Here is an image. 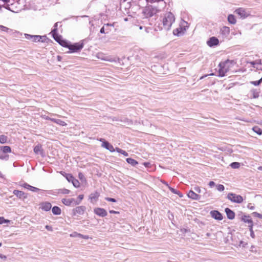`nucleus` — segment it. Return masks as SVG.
I'll list each match as a JSON object with an SVG mask.
<instances>
[{
  "mask_svg": "<svg viewBox=\"0 0 262 262\" xmlns=\"http://www.w3.org/2000/svg\"><path fill=\"white\" fill-rule=\"evenodd\" d=\"M51 207L52 205L49 202H44L41 204V209L46 211H49L51 209Z\"/></svg>",
  "mask_w": 262,
  "mask_h": 262,
  "instance_id": "nucleus-18",
  "label": "nucleus"
},
{
  "mask_svg": "<svg viewBox=\"0 0 262 262\" xmlns=\"http://www.w3.org/2000/svg\"><path fill=\"white\" fill-rule=\"evenodd\" d=\"M217 189L220 191H222L224 190L225 187L224 185L222 184H219L216 186Z\"/></svg>",
  "mask_w": 262,
  "mask_h": 262,
  "instance_id": "nucleus-41",
  "label": "nucleus"
},
{
  "mask_svg": "<svg viewBox=\"0 0 262 262\" xmlns=\"http://www.w3.org/2000/svg\"><path fill=\"white\" fill-rule=\"evenodd\" d=\"M143 165L147 168H150L151 167V164L149 162H144L143 163Z\"/></svg>",
  "mask_w": 262,
  "mask_h": 262,
  "instance_id": "nucleus-46",
  "label": "nucleus"
},
{
  "mask_svg": "<svg viewBox=\"0 0 262 262\" xmlns=\"http://www.w3.org/2000/svg\"><path fill=\"white\" fill-rule=\"evenodd\" d=\"M109 212L110 213H113V214H119V212L116 211H114V210H110Z\"/></svg>",
  "mask_w": 262,
  "mask_h": 262,
  "instance_id": "nucleus-48",
  "label": "nucleus"
},
{
  "mask_svg": "<svg viewBox=\"0 0 262 262\" xmlns=\"http://www.w3.org/2000/svg\"><path fill=\"white\" fill-rule=\"evenodd\" d=\"M252 130L259 135H262V129L258 126H255L252 128Z\"/></svg>",
  "mask_w": 262,
  "mask_h": 262,
  "instance_id": "nucleus-29",
  "label": "nucleus"
},
{
  "mask_svg": "<svg viewBox=\"0 0 262 262\" xmlns=\"http://www.w3.org/2000/svg\"><path fill=\"white\" fill-rule=\"evenodd\" d=\"M0 258H6V256L0 254Z\"/></svg>",
  "mask_w": 262,
  "mask_h": 262,
  "instance_id": "nucleus-58",
  "label": "nucleus"
},
{
  "mask_svg": "<svg viewBox=\"0 0 262 262\" xmlns=\"http://www.w3.org/2000/svg\"><path fill=\"white\" fill-rule=\"evenodd\" d=\"M57 29L56 28L54 29L52 31L51 33L52 34L53 37L54 39L58 42L61 46L63 47H66L68 46V42L66 40L62 39V37L59 35L57 33Z\"/></svg>",
  "mask_w": 262,
  "mask_h": 262,
  "instance_id": "nucleus-4",
  "label": "nucleus"
},
{
  "mask_svg": "<svg viewBox=\"0 0 262 262\" xmlns=\"http://www.w3.org/2000/svg\"><path fill=\"white\" fill-rule=\"evenodd\" d=\"M215 185V183L213 181H210L209 183V185L210 187H212L213 186H214Z\"/></svg>",
  "mask_w": 262,
  "mask_h": 262,
  "instance_id": "nucleus-49",
  "label": "nucleus"
},
{
  "mask_svg": "<svg viewBox=\"0 0 262 262\" xmlns=\"http://www.w3.org/2000/svg\"><path fill=\"white\" fill-rule=\"evenodd\" d=\"M115 151H116L117 152H118L119 153H120V154H122L123 155H124L125 157L128 156L127 152H126L125 150H122L121 148H119L118 147H116V149H115Z\"/></svg>",
  "mask_w": 262,
  "mask_h": 262,
  "instance_id": "nucleus-33",
  "label": "nucleus"
},
{
  "mask_svg": "<svg viewBox=\"0 0 262 262\" xmlns=\"http://www.w3.org/2000/svg\"><path fill=\"white\" fill-rule=\"evenodd\" d=\"M163 183L165 185H166L168 187V186H169L168 185V184L165 182H163Z\"/></svg>",
  "mask_w": 262,
  "mask_h": 262,
  "instance_id": "nucleus-61",
  "label": "nucleus"
},
{
  "mask_svg": "<svg viewBox=\"0 0 262 262\" xmlns=\"http://www.w3.org/2000/svg\"><path fill=\"white\" fill-rule=\"evenodd\" d=\"M70 236H76V234H74V233H73V234H71Z\"/></svg>",
  "mask_w": 262,
  "mask_h": 262,
  "instance_id": "nucleus-64",
  "label": "nucleus"
},
{
  "mask_svg": "<svg viewBox=\"0 0 262 262\" xmlns=\"http://www.w3.org/2000/svg\"><path fill=\"white\" fill-rule=\"evenodd\" d=\"M207 43L208 46L211 47L213 46H217L219 43V40L215 37H211L207 41Z\"/></svg>",
  "mask_w": 262,
  "mask_h": 262,
  "instance_id": "nucleus-14",
  "label": "nucleus"
},
{
  "mask_svg": "<svg viewBox=\"0 0 262 262\" xmlns=\"http://www.w3.org/2000/svg\"><path fill=\"white\" fill-rule=\"evenodd\" d=\"M65 177L69 182L72 181L74 178V177L71 174H66Z\"/></svg>",
  "mask_w": 262,
  "mask_h": 262,
  "instance_id": "nucleus-39",
  "label": "nucleus"
},
{
  "mask_svg": "<svg viewBox=\"0 0 262 262\" xmlns=\"http://www.w3.org/2000/svg\"><path fill=\"white\" fill-rule=\"evenodd\" d=\"M259 91L257 90H252L251 91L252 96L253 98H257L259 96Z\"/></svg>",
  "mask_w": 262,
  "mask_h": 262,
  "instance_id": "nucleus-31",
  "label": "nucleus"
},
{
  "mask_svg": "<svg viewBox=\"0 0 262 262\" xmlns=\"http://www.w3.org/2000/svg\"><path fill=\"white\" fill-rule=\"evenodd\" d=\"M100 33H105V30H104V27H102L100 29Z\"/></svg>",
  "mask_w": 262,
  "mask_h": 262,
  "instance_id": "nucleus-56",
  "label": "nucleus"
},
{
  "mask_svg": "<svg viewBox=\"0 0 262 262\" xmlns=\"http://www.w3.org/2000/svg\"><path fill=\"white\" fill-rule=\"evenodd\" d=\"M175 18L173 14L170 12L167 13L163 19V24L165 28H169L172 23L174 21Z\"/></svg>",
  "mask_w": 262,
  "mask_h": 262,
  "instance_id": "nucleus-3",
  "label": "nucleus"
},
{
  "mask_svg": "<svg viewBox=\"0 0 262 262\" xmlns=\"http://www.w3.org/2000/svg\"><path fill=\"white\" fill-rule=\"evenodd\" d=\"M8 138L6 136L2 135L0 136V143L5 144L7 142Z\"/></svg>",
  "mask_w": 262,
  "mask_h": 262,
  "instance_id": "nucleus-30",
  "label": "nucleus"
},
{
  "mask_svg": "<svg viewBox=\"0 0 262 262\" xmlns=\"http://www.w3.org/2000/svg\"><path fill=\"white\" fill-rule=\"evenodd\" d=\"M99 196H100L99 193L97 191H95L94 193H92L90 195L89 198L92 203H95L98 201Z\"/></svg>",
  "mask_w": 262,
  "mask_h": 262,
  "instance_id": "nucleus-15",
  "label": "nucleus"
},
{
  "mask_svg": "<svg viewBox=\"0 0 262 262\" xmlns=\"http://www.w3.org/2000/svg\"><path fill=\"white\" fill-rule=\"evenodd\" d=\"M41 150V146L38 145L34 148V151L35 154H38Z\"/></svg>",
  "mask_w": 262,
  "mask_h": 262,
  "instance_id": "nucleus-35",
  "label": "nucleus"
},
{
  "mask_svg": "<svg viewBox=\"0 0 262 262\" xmlns=\"http://www.w3.org/2000/svg\"><path fill=\"white\" fill-rule=\"evenodd\" d=\"M210 215L212 217L216 220L221 221L223 219L222 214L217 210L211 211Z\"/></svg>",
  "mask_w": 262,
  "mask_h": 262,
  "instance_id": "nucleus-13",
  "label": "nucleus"
},
{
  "mask_svg": "<svg viewBox=\"0 0 262 262\" xmlns=\"http://www.w3.org/2000/svg\"><path fill=\"white\" fill-rule=\"evenodd\" d=\"M10 1V0H0V8L3 7V6H4V5L9 3Z\"/></svg>",
  "mask_w": 262,
  "mask_h": 262,
  "instance_id": "nucleus-40",
  "label": "nucleus"
},
{
  "mask_svg": "<svg viewBox=\"0 0 262 262\" xmlns=\"http://www.w3.org/2000/svg\"><path fill=\"white\" fill-rule=\"evenodd\" d=\"M99 141L102 142V147L107 149L111 152H114L115 151V149L114 148L113 146L107 141H105L102 138L100 139Z\"/></svg>",
  "mask_w": 262,
  "mask_h": 262,
  "instance_id": "nucleus-10",
  "label": "nucleus"
},
{
  "mask_svg": "<svg viewBox=\"0 0 262 262\" xmlns=\"http://www.w3.org/2000/svg\"><path fill=\"white\" fill-rule=\"evenodd\" d=\"M242 221L248 224L250 232L253 233V222L249 215H244L241 217Z\"/></svg>",
  "mask_w": 262,
  "mask_h": 262,
  "instance_id": "nucleus-8",
  "label": "nucleus"
},
{
  "mask_svg": "<svg viewBox=\"0 0 262 262\" xmlns=\"http://www.w3.org/2000/svg\"><path fill=\"white\" fill-rule=\"evenodd\" d=\"M79 178L80 179H82L84 178V176L82 173H79L78 174Z\"/></svg>",
  "mask_w": 262,
  "mask_h": 262,
  "instance_id": "nucleus-51",
  "label": "nucleus"
},
{
  "mask_svg": "<svg viewBox=\"0 0 262 262\" xmlns=\"http://www.w3.org/2000/svg\"><path fill=\"white\" fill-rule=\"evenodd\" d=\"M186 22H183L181 24L179 27L176 29L173 30V33L174 35L181 36L185 33L186 31V26L184 25Z\"/></svg>",
  "mask_w": 262,
  "mask_h": 262,
  "instance_id": "nucleus-9",
  "label": "nucleus"
},
{
  "mask_svg": "<svg viewBox=\"0 0 262 262\" xmlns=\"http://www.w3.org/2000/svg\"><path fill=\"white\" fill-rule=\"evenodd\" d=\"M0 29L4 32H7L9 30V28L3 26H0Z\"/></svg>",
  "mask_w": 262,
  "mask_h": 262,
  "instance_id": "nucleus-43",
  "label": "nucleus"
},
{
  "mask_svg": "<svg viewBox=\"0 0 262 262\" xmlns=\"http://www.w3.org/2000/svg\"><path fill=\"white\" fill-rule=\"evenodd\" d=\"M177 194H178L180 198L183 197V194L182 193H181L179 191H177V193H176Z\"/></svg>",
  "mask_w": 262,
  "mask_h": 262,
  "instance_id": "nucleus-53",
  "label": "nucleus"
},
{
  "mask_svg": "<svg viewBox=\"0 0 262 262\" xmlns=\"http://www.w3.org/2000/svg\"><path fill=\"white\" fill-rule=\"evenodd\" d=\"M82 238H84V239H88L90 238V237L88 236V235H82Z\"/></svg>",
  "mask_w": 262,
  "mask_h": 262,
  "instance_id": "nucleus-54",
  "label": "nucleus"
},
{
  "mask_svg": "<svg viewBox=\"0 0 262 262\" xmlns=\"http://www.w3.org/2000/svg\"><path fill=\"white\" fill-rule=\"evenodd\" d=\"M187 196L188 198L194 200H197L200 199V196L193 192L192 190H190L188 193H187Z\"/></svg>",
  "mask_w": 262,
  "mask_h": 262,
  "instance_id": "nucleus-16",
  "label": "nucleus"
},
{
  "mask_svg": "<svg viewBox=\"0 0 262 262\" xmlns=\"http://www.w3.org/2000/svg\"><path fill=\"white\" fill-rule=\"evenodd\" d=\"M235 62L233 60H227L224 62H221L219 65L218 75L223 77L229 71L234 70Z\"/></svg>",
  "mask_w": 262,
  "mask_h": 262,
  "instance_id": "nucleus-1",
  "label": "nucleus"
},
{
  "mask_svg": "<svg viewBox=\"0 0 262 262\" xmlns=\"http://www.w3.org/2000/svg\"><path fill=\"white\" fill-rule=\"evenodd\" d=\"M168 188L169 189V190L173 193L174 194H176V193H177V191L178 190H177L176 189L170 187V186H168Z\"/></svg>",
  "mask_w": 262,
  "mask_h": 262,
  "instance_id": "nucleus-45",
  "label": "nucleus"
},
{
  "mask_svg": "<svg viewBox=\"0 0 262 262\" xmlns=\"http://www.w3.org/2000/svg\"><path fill=\"white\" fill-rule=\"evenodd\" d=\"M228 21L230 24H235L236 22V20L235 16L232 14H230L228 16Z\"/></svg>",
  "mask_w": 262,
  "mask_h": 262,
  "instance_id": "nucleus-26",
  "label": "nucleus"
},
{
  "mask_svg": "<svg viewBox=\"0 0 262 262\" xmlns=\"http://www.w3.org/2000/svg\"><path fill=\"white\" fill-rule=\"evenodd\" d=\"M52 211L55 215H59L61 213V209L58 206H54L52 208Z\"/></svg>",
  "mask_w": 262,
  "mask_h": 262,
  "instance_id": "nucleus-24",
  "label": "nucleus"
},
{
  "mask_svg": "<svg viewBox=\"0 0 262 262\" xmlns=\"http://www.w3.org/2000/svg\"><path fill=\"white\" fill-rule=\"evenodd\" d=\"M251 78L253 81L251 83L254 85H258L262 81V70L258 69L254 71L251 75Z\"/></svg>",
  "mask_w": 262,
  "mask_h": 262,
  "instance_id": "nucleus-2",
  "label": "nucleus"
},
{
  "mask_svg": "<svg viewBox=\"0 0 262 262\" xmlns=\"http://www.w3.org/2000/svg\"><path fill=\"white\" fill-rule=\"evenodd\" d=\"M221 31L224 34H229L230 33V28L228 27L224 26L221 29Z\"/></svg>",
  "mask_w": 262,
  "mask_h": 262,
  "instance_id": "nucleus-32",
  "label": "nucleus"
},
{
  "mask_svg": "<svg viewBox=\"0 0 262 262\" xmlns=\"http://www.w3.org/2000/svg\"><path fill=\"white\" fill-rule=\"evenodd\" d=\"M57 59H58V61H61V60L62 58H61V56H57Z\"/></svg>",
  "mask_w": 262,
  "mask_h": 262,
  "instance_id": "nucleus-59",
  "label": "nucleus"
},
{
  "mask_svg": "<svg viewBox=\"0 0 262 262\" xmlns=\"http://www.w3.org/2000/svg\"><path fill=\"white\" fill-rule=\"evenodd\" d=\"M46 228L48 229V230H52V227L51 226H49L48 225L46 226Z\"/></svg>",
  "mask_w": 262,
  "mask_h": 262,
  "instance_id": "nucleus-55",
  "label": "nucleus"
},
{
  "mask_svg": "<svg viewBox=\"0 0 262 262\" xmlns=\"http://www.w3.org/2000/svg\"><path fill=\"white\" fill-rule=\"evenodd\" d=\"M45 119H46V120H50V119H52V118H50V117H46L45 118Z\"/></svg>",
  "mask_w": 262,
  "mask_h": 262,
  "instance_id": "nucleus-63",
  "label": "nucleus"
},
{
  "mask_svg": "<svg viewBox=\"0 0 262 262\" xmlns=\"http://www.w3.org/2000/svg\"><path fill=\"white\" fill-rule=\"evenodd\" d=\"M247 63L250 64V66L255 68V66L260 65L261 64V59H257L254 61L248 62Z\"/></svg>",
  "mask_w": 262,
  "mask_h": 262,
  "instance_id": "nucleus-28",
  "label": "nucleus"
},
{
  "mask_svg": "<svg viewBox=\"0 0 262 262\" xmlns=\"http://www.w3.org/2000/svg\"><path fill=\"white\" fill-rule=\"evenodd\" d=\"M30 37L32 39V41L34 42H39L43 41L41 40L42 37H45L44 36H41L39 35H29Z\"/></svg>",
  "mask_w": 262,
  "mask_h": 262,
  "instance_id": "nucleus-23",
  "label": "nucleus"
},
{
  "mask_svg": "<svg viewBox=\"0 0 262 262\" xmlns=\"http://www.w3.org/2000/svg\"><path fill=\"white\" fill-rule=\"evenodd\" d=\"M10 222V220H6L4 217H0V224H3L4 223H9Z\"/></svg>",
  "mask_w": 262,
  "mask_h": 262,
  "instance_id": "nucleus-37",
  "label": "nucleus"
},
{
  "mask_svg": "<svg viewBox=\"0 0 262 262\" xmlns=\"http://www.w3.org/2000/svg\"><path fill=\"white\" fill-rule=\"evenodd\" d=\"M225 212L227 214V217L230 220H233L235 217L234 212L230 208H226L225 209Z\"/></svg>",
  "mask_w": 262,
  "mask_h": 262,
  "instance_id": "nucleus-17",
  "label": "nucleus"
},
{
  "mask_svg": "<svg viewBox=\"0 0 262 262\" xmlns=\"http://www.w3.org/2000/svg\"><path fill=\"white\" fill-rule=\"evenodd\" d=\"M252 214L255 217H258L259 219H262V214H260V213H259L256 212H254L252 213Z\"/></svg>",
  "mask_w": 262,
  "mask_h": 262,
  "instance_id": "nucleus-42",
  "label": "nucleus"
},
{
  "mask_svg": "<svg viewBox=\"0 0 262 262\" xmlns=\"http://www.w3.org/2000/svg\"><path fill=\"white\" fill-rule=\"evenodd\" d=\"M0 177L2 178H4V176H3V174L2 173V172L1 171H0Z\"/></svg>",
  "mask_w": 262,
  "mask_h": 262,
  "instance_id": "nucleus-62",
  "label": "nucleus"
},
{
  "mask_svg": "<svg viewBox=\"0 0 262 262\" xmlns=\"http://www.w3.org/2000/svg\"><path fill=\"white\" fill-rule=\"evenodd\" d=\"M85 208L84 206H78L73 209V215H79L83 214L84 212Z\"/></svg>",
  "mask_w": 262,
  "mask_h": 262,
  "instance_id": "nucleus-12",
  "label": "nucleus"
},
{
  "mask_svg": "<svg viewBox=\"0 0 262 262\" xmlns=\"http://www.w3.org/2000/svg\"><path fill=\"white\" fill-rule=\"evenodd\" d=\"M74 234H76V236H78V237H82V234H81L80 233H77V232H74Z\"/></svg>",
  "mask_w": 262,
  "mask_h": 262,
  "instance_id": "nucleus-52",
  "label": "nucleus"
},
{
  "mask_svg": "<svg viewBox=\"0 0 262 262\" xmlns=\"http://www.w3.org/2000/svg\"><path fill=\"white\" fill-rule=\"evenodd\" d=\"M13 193L17 196L19 197V198L26 197V196L25 195V193L23 191H19L18 190H14L13 191Z\"/></svg>",
  "mask_w": 262,
  "mask_h": 262,
  "instance_id": "nucleus-21",
  "label": "nucleus"
},
{
  "mask_svg": "<svg viewBox=\"0 0 262 262\" xmlns=\"http://www.w3.org/2000/svg\"><path fill=\"white\" fill-rule=\"evenodd\" d=\"M107 61H110V62H115L116 60L114 59H105Z\"/></svg>",
  "mask_w": 262,
  "mask_h": 262,
  "instance_id": "nucleus-57",
  "label": "nucleus"
},
{
  "mask_svg": "<svg viewBox=\"0 0 262 262\" xmlns=\"http://www.w3.org/2000/svg\"><path fill=\"white\" fill-rule=\"evenodd\" d=\"M126 161L128 164H129L131 165L134 166L137 165L138 164V162L137 161L135 160L134 159L130 158H127L126 159Z\"/></svg>",
  "mask_w": 262,
  "mask_h": 262,
  "instance_id": "nucleus-25",
  "label": "nucleus"
},
{
  "mask_svg": "<svg viewBox=\"0 0 262 262\" xmlns=\"http://www.w3.org/2000/svg\"><path fill=\"white\" fill-rule=\"evenodd\" d=\"M194 190L198 193H200L201 190V188L199 186H196V187H194Z\"/></svg>",
  "mask_w": 262,
  "mask_h": 262,
  "instance_id": "nucleus-47",
  "label": "nucleus"
},
{
  "mask_svg": "<svg viewBox=\"0 0 262 262\" xmlns=\"http://www.w3.org/2000/svg\"><path fill=\"white\" fill-rule=\"evenodd\" d=\"M0 150L4 154L10 153L11 152V148L9 146H1Z\"/></svg>",
  "mask_w": 262,
  "mask_h": 262,
  "instance_id": "nucleus-20",
  "label": "nucleus"
},
{
  "mask_svg": "<svg viewBox=\"0 0 262 262\" xmlns=\"http://www.w3.org/2000/svg\"><path fill=\"white\" fill-rule=\"evenodd\" d=\"M84 195L83 194H80L78 195V198L79 199L80 201H81L83 199Z\"/></svg>",
  "mask_w": 262,
  "mask_h": 262,
  "instance_id": "nucleus-50",
  "label": "nucleus"
},
{
  "mask_svg": "<svg viewBox=\"0 0 262 262\" xmlns=\"http://www.w3.org/2000/svg\"><path fill=\"white\" fill-rule=\"evenodd\" d=\"M230 166L232 168H238L240 166V164L238 162H233L231 164H230Z\"/></svg>",
  "mask_w": 262,
  "mask_h": 262,
  "instance_id": "nucleus-36",
  "label": "nucleus"
},
{
  "mask_svg": "<svg viewBox=\"0 0 262 262\" xmlns=\"http://www.w3.org/2000/svg\"><path fill=\"white\" fill-rule=\"evenodd\" d=\"M235 12L242 19H244L250 15V12L243 8H239L236 9Z\"/></svg>",
  "mask_w": 262,
  "mask_h": 262,
  "instance_id": "nucleus-7",
  "label": "nucleus"
},
{
  "mask_svg": "<svg viewBox=\"0 0 262 262\" xmlns=\"http://www.w3.org/2000/svg\"><path fill=\"white\" fill-rule=\"evenodd\" d=\"M83 46L84 45L82 42L75 43L73 45L70 44L68 42V46L66 47L70 50L68 53H74L80 51L83 48Z\"/></svg>",
  "mask_w": 262,
  "mask_h": 262,
  "instance_id": "nucleus-5",
  "label": "nucleus"
},
{
  "mask_svg": "<svg viewBox=\"0 0 262 262\" xmlns=\"http://www.w3.org/2000/svg\"><path fill=\"white\" fill-rule=\"evenodd\" d=\"M72 183L75 187L77 188L80 186V183L79 181L75 179L74 178H73V180L72 181Z\"/></svg>",
  "mask_w": 262,
  "mask_h": 262,
  "instance_id": "nucleus-34",
  "label": "nucleus"
},
{
  "mask_svg": "<svg viewBox=\"0 0 262 262\" xmlns=\"http://www.w3.org/2000/svg\"><path fill=\"white\" fill-rule=\"evenodd\" d=\"M50 120L61 126H66L67 125V124L64 121L60 119H50Z\"/></svg>",
  "mask_w": 262,
  "mask_h": 262,
  "instance_id": "nucleus-22",
  "label": "nucleus"
},
{
  "mask_svg": "<svg viewBox=\"0 0 262 262\" xmlns=\"http://www.w3.org/2000/svg\"><path fill=\"white\" fill-rule=\"evenodd\" d=\"M94 212L96 214L101 217H104L107 214L106 211L104 209L99 207L95 208Z\"/></svg>",
  "mask_w": 262,
  "mask_h": 262,
  "instance_id": "nucleus-11",
  "label": "nucleus"
},
{
  "mask_svg": "<svg viewBox=\"0 0 262 262\" xmlns=\"http://www.w3.org/2000/svg\"><path fill=\"white\" fill-rule=\"evenodd\" d=\"M62 203L66 206H70L74 202V199L63 198L62 199Z\"/></svg>",
  "mask_w": 262,
  "mask_h": 262,
  "instance_id": "nucleus-19",
  "label": "nucleus"
},
{
  "mask_svg": "<svg viewBox=\"0 0 262 262\" xmlns=\"http://www.w3.org/2000/svg\"><path fill=\"white\" fill-rule=\"evenodd\" d=\"M60 173L63 175L64 177H66V173H64V172H62V171H61L60 172Z\"/></svg>",
  "mask_w": 262,
  "mask_h": 262,
  "instance_id": "nucleus-60",
  "label": "nucleus"
},
{
  "mask_svg": "<svg viewBox=\"0 0 262 262\" xmlns=\"http://www.w3.org/2000/svg\"><path fill=\"white\" fill-rule=\"evenodd\" d=\"M227 198L231 202L236 203H241L244 201L241 195L233 193H229L227 195Z\"/></svg>",
  "mask_w": 262,
  "mask_h": 262,
  "instance_id": "nucleus-6",
  "label": "nucleus"
},
{
  "mask_svg": "<svg viewBox=\"0 0 262 262\" xmlns=\"http://www.w3.org/2000/svg\"><path fill=\"white\" fill-rule=\"evenodd\" d=\"M70 191L69 189L63 188L59 190V192L62 194H67L70 193Z\"/></svg>",
  "mask_w": 262,
  "mask_h": 262,
  "instance_id": "nucleus-38",
  "label": "nucleus"
},
{
  "mask_svg": "<svg viewBox=\"0 0 262 262\" xmlns=\"http://www.w3.org/2000/svg\"><path fill=\"white\" fill-rule=\"evenodd\" d=\"M23 187L27 189H29L30 190H31L32 191H37L39 190L38 188H37L35 187L30 186L26 183L24 184L23 185Z\"/></svg>",
  "mask_w": 262,
  "mask_h": 262,
  "instance_id": "nucleus-27",
  "label": "nucleus"
},
{
  "mask_svg": "<svg viewBox=\"0 0 262 262\" xmlns=\"http://www.w3.org/2000/svg\"><path fill=\"white\" fill-rule=\"evenodd\" d=\"M105 200L109 201V202H116V200L114 198H106Z\"/></svg>",
  "mask_w": 262,
  "mask_h": 262,
  "instance_id": "nucleus-44",
  "label": "nucleus"
}]
</instances>
